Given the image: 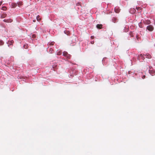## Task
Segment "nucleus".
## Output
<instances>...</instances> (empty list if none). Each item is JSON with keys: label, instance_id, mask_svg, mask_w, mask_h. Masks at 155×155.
<instances>
[{"label": "nucleus", "instance_id": "f257e3e1", "mask_svg": "<svg viewBox=\"0 0 155 155\" xmlns=\"http://www.w3.org/2000/svg\"><path fill=\"white\" fill-rule=\"evenodd\" d=\"M147 29L148 31H151L153 30L154 28L152 25H150L147 27Z\"/></svg>", "mask_w": 155, "mask_h": 155}, {"label": "nucleus", "instance_id": "f03ea898", "mask_svg": "<svg viewBox=\"0 0 155 155\" xmlns=\"http://www.w3.org/2000/svg\"><path fill=\"white\" fill-rule=\"evenodd\" d=\"M63 55L68 59H70L71 57V55L68 54L67 52L66 51H64L63 52Z\"/></svg>", "mask_w": 155, "mask_h": 155}, {"label": "nucleus", "instance_id": "7ed1b4c3", "mask_svg": "<svg viewBox=\"0 0 155 155\" xmlns=\"http://www.w3.org/2000/svg\"><path fill=\"white\" fill-rule=\"evenodd\" d=\"M143 23L146 25H149L150 23V21L149 20H146L145 21H143Z\"/></svg>", "mask_w": 155, "mask_h": 155}, {"label": "nucleus", "instance_id": "20e7f679", "mask_svg": "<svg viewBox=\"0 0 155 155\" xmlns=\"http://www.w3.org/2000/svg\"><path fill=\"white\" fill-rule=\"evenodd\" d=\"M149 72L150 74L152 76L154 75L155 74V71L153 70H149Z\"/></svg>", "mask_w": 155, "mask_h": 155}, {"label": "nucleus", "instance_id": "39448f33", "mask_svg": "<svg viewBox=\"0 0 155 155\" xmlns=\"http://www.w3.org/2000/svg\"><path fill=\"white\" fill-rule=\"evenodd\" d=\"M54 42L53 41L51 42H49L48 44V48H49L50 46L53 45L54 44Z\"/></svg>", "mask_w": 155, "mask_h": 155}, {"label": "nucleus", "instance_id": "423d86ee", "mask_svg": "<svg viewBox=\"0 0 155 155\" xmlns=\"http://www.w3.org/2000/svg\"><path fill=\"white\" fill-rule=\"evenodd\" d=\"M12 20L10 19H4L3 20V21L5 22H11Z\"/></svg>", "mask_w": 155, "mask_h": 155}, {"label": "nucleus", "instance_id": "0eeeda50", "mask_svg": "<svg viewBox=\"0 0 155 155\" xmlns=\"http://www.w3.org/2000/svg\"><path fill=\"white\" fill-rule=\"evenodd\" d=\"M7 15V14L5 13H3L1 15V17L2 18H5Z\"/></svg>", "mask_w": 155, "mask_h": 155}, {"label": "nucleus", "instance_id": "6e6552de", "mask_svg": "<svg viewBox=\"0 0 155 155\" xmlns=\"http://www.w3.org/2000/svg\"><path fill=\"white\" fill-rule=\"evenodd\" d=\"M112 20L113 22L114 23H116L117 21V19L115 17H113Z\"/></svg>", "mask_w": 155, "mask_h": 155}, {"label": "nucleus", "instance_id": "1a4fd4ad", "mask_svg": "<svg viewBox=\"0 0 155 155\" xmlns=\"http://www.w3.org/2000/svg\"><path fill=\"white\" fill-rule=\"evenodd\" d=\"M97 27L98 29H101L102 27V25L101 24H97Z\"/></svg>", "mask_w": 155, "mask_h": 155}, {"label": "nucleus", "instance_id": "9d476101", "mask_svg": "<svg viewBox=\"0 0 155 155\" xmlns=\"http://www.w3.org/2000/svg\"><path fill=\"white\" fill-rule=\"evenodd\" d=\"M146 57L148 58H151V55L149 54H146Z\"/></svg>", "mask_w": 155, "mask_h": 155}, {"label": "nucleus", "instance_id": "9b49d317", "mask_svg": "<svg viewBox=\"0 0 155 155\" xmlns=\"http://www.w3.org/2000/svg\"><path fill=\"white\" fill-rule=\"evenodd\" d=\"M36 19L38 21H40L41 19L40 18V16L39 15H38L36 17Z\"/></svg>", "mask_w": 155, "mask_h": 155}, {"label": "nucleus", "instance_id": "f8f14e48", "mask_svg": "<svg viewBox=\"0 0 155 155\" xmlns=\"http://www.w3.org/2000/svg\"><path fill=\"white\" fill-rule=\"evenodd\" d=\"M23 47L27 49L28 47V45L27 44H25L24 45Z\"/></svg>", "mask_w": 155, "mask_h": 155}, {"label": "nucleus", "instance_id": "ddd939ff", "mask_svg": "<svg viewBox=\"0 0 155 155\" xmlns=\"http://www.w3.org/2000/svg\"><path fill=\"white\" fill-rule=\"evenodd\" d=\"M115 11L116 13H118L120 12V10L119 9H117L116 8H115Z\"/></svg>", "mask_w": 155, "mask_h": 155}, {"label": "nucleus", "instance_id": "4468645a", "mask_svg": "<svg viewBox=\"0 0 155 155\" xmlns=\"http://www.w3.org/2000/svg\"><path fill=\"white\" fill-rule=\"evenodd\" d=\"M61 53H62L61 51H60L57 53V54L58 55H60L61 54Z\"/></svg>", "mask_w": 155, "mask_h": 155}, {"label": "nucleus", "instance_id": "2eb2a0df", "mask_svg": "<svg viewBox=\"0 0 155 155\" xmlns=\"http://www.w3.org/2000/svg\"><path fill=\"white\" fill-rule=\"evenodd\" d=\"M142 56H143V55H142V54H140L138 56V59H139V60H140V57H142Z\"/></svg>", "mask_w": 155, "mask_h": 155}, {"label": "nucleus", "instance_id": "dca6fc26", "mask_svg": "<svg viewBox=\"0 0 155 155\" xmlns=\"http://www.w3.org/2000/svg\"><path fill=\"white\" fill-rule=\"evenodd\" d=\"M53 50L52 48H50V50H49V52L51 53H52V52H53Z\"/></svg>", "mask_w": 155, "mask_h": 155}, {"label": "nucleus", "instance_id": "f3484780", "mask_svg": "<svg viewBox=\"0 0 155 155\" xmlns=\"http://www.w3.org/2000/svg\"><path fill=\"white\" fill-rule=\"evenodd\" d=\"M4 42L3 41H0V45H2L3 44Z\"/></svg>", "mask_w": 155, "mask_h": 155}, {"label": "nucleus", "instance_id": "a211bd4d", "mask_svg": "<svg viewBox=\"0 0 155 155\" xmlns=\"http://www.w3.org/2000/svg\"><path fill=\"white\" fill-rule=\"evenodd\" d=\"M36 36L35 35H32V38H34L36 37Z\"/></svg>", "mask_w": 155, "mask_h": 155}, {"label": "nucleus", "instance_id": "6ab92c4d", "mask_svg": "<svg viewBox=\"0 0 155 155\" xmlns=\"http://www.w3.org/2000/svg\"><path fill=\"white\" fill-rule=\"evenodd\" d=\"M2 9L3 10H6V7H2Z\"/></svg>", "mask_w": 155, "mask_h": 155}, {"label": "nucleus", "instance_id": "aec40b11", "mask_svg": "<svg viewBox=\"0 0 155 155\" xmlns=\"http://www.w3.org/2000/svg\"><path fill=\"white\" fill-rule=\"evenodd\" d=\"M139 27H140V28H142V25H141V23H139Z\"/></svg>", "mask_w": 155, "mask_h": 155}, {"label": "nucleus", "instance_id": "412c9836", "mask_svg": "<svg viewBox=\"0 0 155 155\" xmlns=\"http://www.w3.org/2000/svg\"><path fill=\"white\" fill-rule=\"evenodd\" d=\"M136 9L138 10H139V9H141L140 7H136Z\"/></svg>", "mask_w": 155, "mask_h": 155}, {"label": "nucleus", "instance_id": "4be33fe9", "mask_svg": "<svg viewBox=\"0 0 155 155\" xmlns=\"http://www.w3.org/2000/svg\"><path fill=\"white\" fill-rule=\"evenodd\" d=\"M91 43L92 44H93L94 43V41H92L91 42Z\"/></svg>", "mask_w": 155, "mask_h": 155}, {"label": "nucleus", "instance_id": "5701e85b", "mask_svg": "<svg viewBox=\"0 0 155 155\" xmlns=\"http://www.w3.org/2000/svg\"><path fill=\"white\" fill-rule=\"evenodd\" d=\"M91 39H93L94 38V36H91Z\"/></svg>", "mask_w": 155, "mask_h": 155}, {"label": "nucleus", "instance_id": "b1692460", "mask_svg": "<svg viewBox=\"0 0 155 155\" xmlns=\"http://www.w3.org/2000/svg\"><path fill=\"white\" fill-rule=\"evenodd\" d=\"M130 36L132 37H133V36H132V32H130Z\"/></svg>", "mask_w": 155, "mask_h": 155}, {"label": "nucleus", "instance_id": "393cba45", "mask_svg": "<svg viewBox=\"0 0 155 155\" xmlns=\"http://www.w3.org/2000/svg\"><path fill=\"white\" fill-rule=\"evenodd\" d=\"M10 42L11 44L13 43H14V41L13 40H12Z\"/></svg>", "mask_w": 155, "mask_h": 155}, {"label": "nucleus", "instance_id": "a878e982", "mask_svg": "<svg viewBox=\"0 0 155 155\" xmlns=\"http://www.w3.org/2000/svg\"><path fill=\"white\" fill-rule=\"evenodd\" d=\"M145 75H143L142 77V78L143 79H144L145 78Z\"/></svg>", "mask_w": 155, "mask_h": 155}, {"label": "nucleus", "instance_id": "bb28decb", "mask_svg": "<svg viewBox=\"0 0 155 155\" xmlns=\"http://www.w3.org/2000/svg\"><path fill=\"white\" fill-rule=\"evenodd\" d=\"M141 58L142 59H144V57H143V55L142 56V57H141Z\"/></svg>", "mask_w": 155, "mask_h": 155}, {"label": "nucleus", "instance_id": "cd10ccee", "mask_svg": "<svg viewBox=\"0 0 155 155\" xmlns=\"http://www.w3.org/2000/svg\"><path fill=\"white\" fill-rule=\"evenodd\" d=\"M2 2H0V6L2 4Z\"/></svg>", "mask_w": 155, "mask_h": 155}, {"label": "nucleus", "instance_id": "c85d7f7f", "mask_svg": "<svg viewBox=\"0 0 155 155\" xmlns=\"http://www.w3.org/2000/svg\"><path fill=\"white\" fill-rule=\"evenodd\" d=\"M35 21H36V20H35V19L33 20V21L34 22H35Z\"/></svg>", "mask_w": 155, "mask_h": 155}, {"label": "nucleus", "instance_id": "c756f323", "mask_svg": "<svg viewBox=\"0 0 155 155\" xmlns=\"http://www.w3.org/2000/svg\"><path fill=\"white\" fill-rule=\"evenodd\" d=\"M152 68V67H150V68Z\"/></svg>", "mask_w": 155, "mask_h": 155}, {"label": "nucleus", "instance_id": "7c9ffc66", "mask_svg": "<svg viewBox=\"0 0 155 155\" xmlns=\"http://www.w3.org/2000/svg\"><path fill=\"white\" fill-rule=\"evenodd\" d=\"M152 68V67H150V68Z\"/></svg>", "mask_w": 155, "mask_h": 155}, {"label": "nucleus", "instance_id": "2f4dec72", "mask_svg": "<svg viewBox=\"0 0 155 155\" xmlns=\"http://www.w3.org/2000/svg\"><path fill=\"white\" fill-rule=\"evenodd\" d=\"M136 37H137V36H136Z\"/></svg>", "mask_w": 155, "mask_h": 155}]
</instances>
